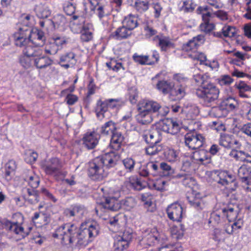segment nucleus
<instances>
[{
    "instance_id": "obj_1",
    "label": "nucleus",
    "mask_w": 251,
    "mask_h": 251,
    "mask_svg": "<svg viewBox=\"0 0 251 251\" xmlns=\"http://www.w3.org/2000/svg\"><path fill=\"white\" fill-rule=\"evenodd\" d=\"M99 226L96 223H83L79 227L68 223L57 227L52 236L60 239L64 245L86 246L99 235Z\"/></svg>"
},
{
    "instance_id": "obj_2",
    "label": "nucleus",
    "mask_w": 251,
    "mask_h": 251,
    "mask_svg": "<svg viewBox=\"0 0 251 251\" xmlns=\"http://www.w3.org/2000/svg\"><path fill=\"white\" fill-rule=\"evenodd\" d=\"M120 158V156L118 153L111 151L94 158L89 164V176L95 180H102L108 175V172L104 168H110L114 167Z\"/></svg>"
},
{
    "instance_id": "obj_3",
    "label": "nucleus",
    "mask_w": 251,
    "mask_h": 251,
    "mask_svg": "<svg viewBox=\"0 0 251 251\" xmlns=\"http://www.w3.org/2000/svg\"><path fill=\"white\" fill-rule=\"evenodd\" d=\"M193 79L199 85L195 90L196 96L201 100L203 105L210 106L218 99L220 92L219 89L209 82L210 77L207 74L194 75Z\"/></svg>"
},
{
    "instance_id": "obj_4",
    "label": "nucleus",
    "mask_w": 251,
    "mask_h": 251,
    "mask_svg": "<svg viewBox=\"0 0 251 251\" xmlns=\"http://www.w3.org/2000/svg\"><path fill=\"white\" fill-rule=\"evenodd\" d=\"M137 110L138 113L136 115V120L142 125H147L152 121L153 113H157V116L161 119L169 112L168 107H162L157 102L147 99L139 101L137 104Z\"/></svg>"
},
{
    "instance_id": "obj_5",
    "label": "nucleus",
    "mask_w": 251,
    "mask_h": 251,
    "mask_svg": "<svg viewBox=\"0 0 251 251\" xmlns=\"http://www.w3.org/2000/svg\"><path fill=\"white\" fill-rule=\"evenodd\" d=\"M238 214L237 205L232 203L223 205L221 208L211 213L208 223L213 226L218 225L221 223L225 217L230 222L237 218Z\"/></svg>"
},
{
    "instance_id": "obj_6",
    "label": "nucleus",
    "mask_w": 251,
    "mask_h": 251,
    "mask_svg": "<svg viewBox=\"0 0 251 251\" xmlns=\"http://www.w3.org/2000/svg\"><path fill=\"white\" fill-rule=\"evenodd\" d=\"M100 0H84L83 5L86 11L89 9L94 11L99 18L101 20L103 18L110 15L111 10L109 7L105 5H101L100 3Z\"/></svg>"
},
{
    "instance_id": "obj_7",
    "label": "nucleus",
    "mask_w": 251,
    "mask_h": 251,
    "mask_svg": "<svg viewBox=\"0 0 251 251\" xmlns=\"http://www.w3.org/2000/svg\"><path fill=\"white\" fill-rule=\"evenodd\" d=\"M69 38L65 36H54L45 47V51L50 55H55L69 42Z\"/></svg>"
},
{
    "instance_id": "obj_8",
    "label": "nucleus",
    "mask_w": 251,
    "mask_h": 251,
    "mask_svg": "<svg viewBox=\"0 0 251 251\" xmlns=\"http://www.w3.org/2000/svg\"><path fill=\"white\" fill-rule=\"evenodd\" d=\"M14 221L10 223L8 226L9 230L17 236L19 239H23L28 235V232L24 230L22 224L24 223V217L21 213L13 214Z\"/></svg>"
},
{
    "instance_id": "obj_9",
    "label": "nucleus",
    "mask_w": 251,
    "mask_h": 251,
    "mask_svg": "<svg viewBox=\"0 0 251 251\" xmlns=\"http://www.w3.org/2000/svg\"><path fill=\"white\" fill-rule=\"evenodd\" d=\"M205 142V138L201 134L196 132H189L184 136V144L189 149L197 150L202 146Z\"/></svg>"
},
{
    "instance_id": "obj_10",
    "label": "nucleus",
    "mask_w": 251,
    "mask_h": 251,
    "mask_svg": "<svg viewBox=\"0 0 251 251\" xmlns=\"http://www.w3.org/2000/svg\"><path fill=\"white\" fill-rule=\"evenodd\" d=\"M209 176L214 181L223 185H228L235 180L234 176L226 171L213 170L210 172Z\"/></svg>"
},
{
    "instance_id": "obj_11",
    "label": "nucleus",
    "mask_w": 251,
    "mask_h": 251,
    "mask_svg": "<svg viewBox=\"0 0 251 251\" xmlns=\"http://www.w3.org/2000/svg\"><path fill=\"white\" fill-rule=\"evenodd\" d=\"M35 48L28 46L24 48L23 54L20 58V63L25 68L28 69L34 65Z\"/></svg>"
},
{
    "instance_id": "obj_12",
    "label": "nucleus",
    "mask_w": 251,
    "mask_h": 251,
    "mask_svg": "<svg viewBox=\"0 0 251 251\" xmlns=\"http://www.w3.org/2000/svg\"><path fill=\"white\" fill-rule=\"evenodd\" d=\"M42 167L46 174L55 175L60 172L62 165L58 158H52L43 162Z\"/></svg>"
},
{
    "instance_id": "obj_13",
    "label": "nucleus",
    "mask_w": 251,
    "mask_h": 251,
    "mask_svg": "<svg viewBox=\"0 0 251 251\" xmlns=\"http://www.w3.org/2000/svg\"><path fill=\"white\" fill-rule=\"evenodd\" d=\"M34 59V65L37 69H45L51 65L53 61L50 57L43 54L42 50L39 48H35Z\"/></svg>"
},
{
    "instance_id": "obj_14",
    "label": "nucleus",
    "mask_w": 251,
    "mask_h": 251,
    "mask_svg": "<svg viewBox=\"0 0 251 251\" xmlns=\"http://www.w3.org/2000/svg\"><path fill=\"white\" fill-rule=\"evenodd\" d=\"M180 126L179 122L172 119H166L159 124V128L165 132L175 134L179 131Z\"/></svg>"
},
{
    "instance_id": "obj_15",
    "label": "nucleus",
    "mask_w": 251,
    "mask_h": 251,
    "mask_svg": "<svg viewBox=\"0 0 251 251\" xmlns=\"http://www.w3.org/2000/svg\"><path fill=\"white\" fill-rule=\"evenodd\" d=\"M100 138V135L97 131L88 132L82 138L83 144L89 150L93 149L98 144Z\"/></svg>"
},
{
    "instance_id": "obj_16",
    "label": "nucleus",
    "mask_w": 251,
    "mask_h": 251,
    "mask_svg": "<svg viewBox=\"0 0 251 251\" xmlns=\"http://www.w3.org/2000/svg\"><path fill=\"white\" fill-rule=\"evenodd\" d=\"M132 237L131 233L127 231L116 236L114 241L115 251H120L127 248Z\"/></svg>"
},
{
    "instance_id": "obj_17",
    "label": "nucleus",
    "mask_w": 251,
    "mask_h": 251,
    "mask_svg": "<svg viewBox=\"0 0 251 251\" xmlns=\"http://www.w3.org/2000/svg\"><path fill=\"white\" fill-rule=\"evenodd\" d=\"M104 201H101L96 207V212L99 215V211L109 210L116 211L119 208L117 201L113 197L103 198Z\"/></svg>"
},
{
    "instance_id": "obj_18",
    "label": "nucleus",
    "mask_w": 251,
    "mask_h": 251,
    "mask_svg": "<svg viewBox=\"0 0 251 251\" xmlns=\"http://www.w3.org/2000/svg\"><path fill=\"white\" fill-rule=\"evenodd\" d=\"M72 19L74 22L71 25V28L75 33H78L81 31H90L92 28L93 25L91 24L88 23L82 25L84 21L81 16L74 15Z\"/></svg>"
},
{
    "instance_id": "obj_19",
    "label": "nucleus",
    "mask_w": 251,
    "mask_h": 251,
    "mask_svg": "<svg viewBox=\"0 0 251 251\" xmlns=\"http://www.w3.org/2000/svg\"><path fill=\"white\" fill-rule=\"evenodd\" d=\"M29 38L30 45L32 47L43 46L46 40L44 32L38 29H30Z\"/></svg>"
},
{
    "instance_id": "obj_20",
    "label": "nucleus",
    "mask_w": 251,
    "mask_h": 251,
    "mask_svg": "<svg viewBox=\"0 0 251 251\" xmlns=\"http://www.w3.org/2000/svg\"><path fill=\"white\" fill-rule=\"evenodd\" d=\"M159 168L158 165L153 162H149L142 165L139 169V174L144 177L156 176L159 175Z\"/></svg>"
},
{
    "instance_id": "obj_21",
    "label": "nucleus",
    "mask_w": 251,
    "mask_h": 251,
    "mask_svg": "<svg viewBox=\"0 0 251 251\" xmlns=\"http://www.w3.org/2000/svg\"><path fill=\"white\" fill-rule=\"evenodd\" d=\"M181 112L185 114L188 120L195 119L200 113L198 106L192 102H186L181 109Z\"/></svg>"
},
{
    "instance_id": "obj_22",
    "label": "nucleus",
    "mask_w": 251,
    "mask_h": 251,
    "mask_svg": "<svg viewBox=\"0 0 251 251\" xmlns=\"http://www.w3.org/2000/svg\"><path fill=\"white\" fill-rule=\"evenodd\" d=\"M205 40L204 36L202 35H198L194 37L190 40L187 43L184 44L182 46V50L186 52L192 51L191 53H193L194 51H197V49L198 46L203 44Z\"/></svg>"
},
{
    "instance_id": "obj_23",
    "label": "nucleus",
    "mask_w": 251,
    "mask_h": 251,
    "mask_svg": "<svg viewBox=\"0 0 251 251\" xmlns=\"http://www.w3.org/2000/svg\"><path fill=\"white\" fill-rule=\"evenodd\" d=\"M161 238L155 228L148 229L143 233V240L149 246L161 241Z\"/></svg>"
},
{
    "instance_id": "obj_24",
    "label": "nucleus",
    "mask_w": 251,
    "mask_h": 251,
    "mask_svg": "<svg viewBox=\"0 0 251 251\" xmlns=\"http://www.w3.org/2000/svg\"><path fill=\"white\" fill-rule=\"evenodd\" d=\"M182 207L177 203H174L167 209L168 216L171 220L179 222L182 217Z\"/></svg>"
},
{
    "instance_id": "obj_25",
    "label": "nucleus",
    "mask_w": 251,
    "mask_h": 251,
    "mask_svg": "<svg viewBox=\"0 0 251 251\" xmlns=\"http://www.w3.org/2000/svg\"><path fill=\"white\" fill-rule=\"evenodd\" d=\"M187 199L190 204L197 210L202 209L205 206L204 202L200 193H189Z\"/></svg>"
},
{
    "instance_id": "obj_26",
    "label": "nucleus",
    "mask_w": 251,
    "mask_h": 251,
    "mask_svg": "<svg viewBox=\"0 0 251 251\" xmlns=\"http://www.w3.org/2000/svg\"><path fill=\"white\" fill-rule=\"evenodd\" d=\"M229 156L237 161L251 163V154L244 151L232 149L229 152Z\"/></svg>"
},
{
    "instance_id": "obj_27",
    "label": "nucleus",
    "mask_w": 251,
    "mask_h": 251,
    "mask_svg": "<svg viewBox=\"0 0 251 251\" xmlns=\"http://www.w3.org/2000/svg\"><path fill=\"white\" fill-rule=\"evenodd\" d=\"M153 40L158 41L157 45L161 51H167L170 49L175 48L173 40L168 36H156Z\"/></svg>"
},
{
    "instance_id": "obj_28",
    "label": "nucleus",
    "mask_w": 251,
    "mask_h": 251,
    "mask_svg": "<svg viewBox=\"0 0 251 251\" xmlns=\"http://www.w3.org/2000/svg\"><path fill=\"white\" fill-rule=\"evenodd\" d=\"M76 63L75 55L73 52H67L60 57V64L65 69L74 66Z\"/></svg>"
},
{
    "instance_id": "obj_29",
    "label": "nucleus",
    "mask_w": 251,
    "mask_h": 251,
    "mask_svg": "<svg viewBox=\"0 0 251 251\" xmlns=\"http://www.w3.org/2000/svg\"><path fill=\"white\" fill-rule=\"evenodd\" d=\"M159 75L160 74H157L154 77L152 78V83L154 84L156 80L155 88L163 94H167L171 91L172 85L171 83L167 80L157 79Z\"/></svg>"
},
{
    "instance_id": "obj_30",
    "label": "nucleus",
    "mask_w": 251,
    "mask_h": 251,
    "mask_svg": "<svg viewBox=\"0 0 251 251\" xmlns=\"http://www.w3.org/2000/svg\"><path fill=\"white\" fill-rule=\"evenodd\" d=\"M32 220L38 227L47 225L50 221V216L44 212H35Z\"/></svg>"
},
{
    "instance_id": "obj_31",
    "label": "nucleus",
    "mask_w": 251,
    "mask_h": 251,
    "mask_svg": "<svg viewBox=\"0 0 251 251\" xmlns=\"http://www.w3.org/2000/svg\"><path fill=\"white\" fill-rule=\"evenodd\" d=\"M124 137L121 132L116 130L112 134L110 140V146L115 151L119 150L124 141Z\"/></svg>"
},
{
    "instance_id": "obj_32",
    "label": "nucleus",
    "mask_w": 251,
    "mask_h": 251,
    "mask_svg": "<svg viewBox=\"0 0 251 251\" xmlns=\"http://www.w3.org/2000/svg\"><path fill=\"white\" fill-rule=\"evenodd\" d=\"M131 34V31L123 25L111 34V37L116 40L127 38Z\"/></svg>"
},
{
    "instance_id": "obj_33",
    "label": "nucleus",
    "mask_w": 251,
    "mask_h": 251,
    "mask_svg": "<svg viewBox=\"0 0 251 251\" xmlns=\"http://www.w3.org/2000/svg\"><path fill=\"white\" fill-rule=\"evenodd\" d=\"M196 6L194 0H183L178 4V10L184 13H192Z\"/></svg>"
},
{
    "instance_id": "obj_34",
    "label": "nucleus",
    "mask_w": 251,
    "mask_h": 251,
    "mask_svg": "<svg viewBox=\"0 0 251 251\" xmlns=\"http://www.w3.org/2000/svg\"><path fill=\"white\" fill-rule=\"evenodd\" d=\"M30 28L27 27H19L18 31L13 34L15 44L16 46H21L20 39L25 37H30Z\"/></svg>"
},
{
    "instance_id": "obj_35",
    "label": "nucleus",
    "mask_w": 251,
    "mask_h": 251,
    "mask_svg": "<svg viewBox=\"0 0 251 251\" xmlns=\"http://www.w3.org/2000/svg\"><path fill=\"white\" fill-rule=\"evenodd\" d=\"M98 132L102 135L112 134L116 130V124L112 121L105 123L100 128H97Z\"/></svg>"
},
{
    "instance_id": "obj_36",
    "label": "nucleus",
    "mask_w": 251,
    "mask_h": 251,
    "mask_svg": "<svg viewBox=\"0 0 251 251\" xmlns=\"http://www.w3.org/2000/svg\"><path fill=\"white\" fill-rule=\"evenodd\" d=\"M251 167L243 165L238 170V176L242 182L246 184L250 179H251Z\"/></svg>"
},
{
    "instance_id": "obj_37",
    "label": "nucleus",
    "mask_w": 251,
    "mask_h": 251,
    "mask_svg": "<svg viewBox=\"0 0 251 251\" xmlns=\"http://www.w3.org/2000/svg\"><path fill=\"white\" fill-rule=\"evenodd\" d=\"M186 84H175L170 91L172 95L176 96L178 99H182L186 95Z\"/></svg>"
},
{
    "instance_id": "obj_38",
    "label": "nucleus",
    "mask_w": 251,
    "mask_h": 251,
    "mask_svg": "<svg viewBox=\"0 0 251 251\" xmlns=\"http://www.w3.org/2000/svg\"><path fill=\"white\" fill-rule=\"evenodd\" d=\"M222 107L226 111V114L229 111H232L235 110L238 106L237 101L232 97H229L224 100L222 102Z\"/></svg>"
},
{
    "instance_id": "obj_39",
    "label": "nucleus",
    "mask_w": 251,
    "mask_h": 251,
    "mask_svg": "<svg viewBox=\"0 0 251 251\" xmlns=\"http://www.w3.org/2000/svg\"><path fill=\"white\" fill-rule=\"evenodd\" d=\"M126 184L129 188H132L138 191L142 190L145 187V185L136 176L130 177L126 181Z\"/></svg>"
},
{
    "instance_id": "obj_40",
    "label": "nucleus",
    "mask_w": 251,
    "mask_h": 251,
    "mask_svg": "<svg viewBox=\"0 0 251 251\" xmlns=\"http://www.w3.org/2000/svg\"><path fill=\"white\" fill-rule=\"evenodd\" d=\"M108 106L106 100L104 101L99 100L97 102L95 111L97 116L99 118L104 117V113L108 109Z\"/></svg>"
},
{
    "instance_id": "obj_41",
    "label": "nucleus",
    "mask_w": 251,
    "mask_h": 251,
    "mask_svg": "<svg viewBox=\"0 0 251 251\" xmlns=\"http://www.w3.org/2000/svg\"><path fill=\"white\" fill-rule=\"evenodd\" d=\"M37 16L40 19H47L51 14L48 6L39 4L35 9Z\"/></svg>"
},
{
    "instance_id": "obj_42",
    "label": "nucleus",
    "mask_w": 251,
    "mask_h": 251,
    "mask_svg": "<svg viewBox=\"0 0 251 251\" xmlns=\"http://www.w3.org/2000/svg\"><path fill=\"white\" fill-rule=\"evenodd\" d=\"M209 10L210 8L208 6H200L197 9V14L201 15L203 23L209 22L212 17V14Z\"/></svg>"
},
{
    "instance_id": "obj_43",
    "label": "nucleus",
    "mask_w": 251,
    "mask_h": 251,
    "mask_svg": "<svg viewBox=\"0 0 251 251\" xmlns=\"http://www.w3.org/2000/svg\"><path fill=\"white\" fill-rule=\"evenodd\" d=\"M237 218L232 221L234 223L232 225H227L225 229V231L228 234H232L236 230L241 228L243 226V221L241 218L236 219Z\"/></svg>"
},
{
    "instance_id": "obj_44",
    "label": "nucleus",
    "mask_w": 251,
    "mask_h": 251,
    "mask_svg": "<svg viewBox=\"0 0 251 251\" xmlns=\"http://www.w3.org/2000/svg\"><path fill=\"white\" fill-rule=\"evenodd\" d=\"M122 23L124 25L131 31L137 26V18L135 16L129 15L125 17Z\"/></svg>"
},
{
    "instance_id": "obj_45",
    "label": "nucleus",
    "mask_w": 251,
    "mask_h": 251,
    "mask_svg": "<svg viewBox=\"0 0 251 251\" xmlns=\"http://www.w3.org/2000/svg\"><path fill=\"white\" fill-rule=\"evenodd\" d=\"M24 179L32 188L36 189L39 185L40 179L39 177L32 172L25 176Z\"/></svg>"
},
{
    "instance_id": "obj_46",
    "label": "nucleus",
    "mask_w": 251,
    "mask_h": 251,
    "mask_svg": "<svg viewBox=\"0 0 251 251\" xmlns=\"http://www.w3.org/2000/svg\"><path fill=\"white\" fill-rule=\"evenodd\" d=\"M52 22L54 27L58 28L64 27L67 23V21L63 15L57 14L54 16Z\"/></svg>"
},
{
    "instance_id": "obj_47",
    "label": "nucleus",
    "mask_w": 251,
    "mask_h": 251,
    "mask_svg": "<svg viewBox=\"0 0 251 251\" xmlns=\"http://www.w3.org/2000/svg\"><path fill=\"white\" fill-rule=\"evenodd\" d=\"M232 135L226 134H221L219 139V144L225 148H232Z\"/></svg>"
},
{
    "instance_id": "obj_48",
    "label": "nucleus",
    "mask_w": 251,
    "mask_h": 251,
    "mask_svg": "<svg viewBox=\"0 0 251 251\" xmlns=\"http://www.w3.org/2000/svg\"><path fill=\"white\" fill-rule=\"evenodd\" d=\"M164 154L166 160L170 162H176L178 158V153L174 149H166L164 152Z\"/></svg>"
},
{
    "instance_id": "obj_49",
    "label": "nucleus",
    "mask_w": 251,
    "mask_h": 251,
    "mask_svg": "<svg viewBox=\"0 0 251 251\" xmlns=\"http://www.w3.org/2000/svg\"><path fill=\"white\" fill-rule=\"evenodd\" d=\"M211 114L217 118H222L227 115L226 111L223 106L222 107L221 103L219 106L212 107L211 110Z\"/></svg>"
},
{
    "instance_id": "obj_50",
    "label": "nucleus",
    "mask_w": 251,
    "mask_h": 251,
    "mask_svg": "<svg viewBox=\"0 0 251 251\" xmlns=\"http://www.w3.org/2000/svg\"><path fill=\"white\" fill-rule=\"evenodd\" d=\"M194 158L201 163H203L205 161L209 162V158L207 152L204 150H200L196 151L194 153Z\"/></svg>"
},
{
    "instance_id": "obj_51",
    "label": "nucleus",
    "mask_w": 251,
    "mask_h": 251,
    "mask_svg": "<svg viewBox=\"0 0 251 251\" xmlns=\"http://www.w3.org/2000/svg\"><path fill=\"white\" fill-rule=\"evenodd\" d=\"M162 147L157 143L150 144L146 149V151L147 154L150 155H154L157 154L161 151Z\"/></svg>"
},
{
    "instance_id": "obj_52",
    "label": "nucleus",
    "mask_w": 251,
    "mask_h": 251,
    "mask_svg": "<svg viewBox=\"0 0 251 251\" xmlns=\"http://www.w3.org/2000/svg\"><path fill=\"white\" fill-rule=\"evenodd\" d=\"M106 100L108 108L112 109H119L124 105V102L121 99H109Z\"/></svg>"
},
{
    "instance_id": "obj_53",
    "label": "nucleus",
    "mask_w": 251,
    "mask_h": 251,
    "mask_svg": "<svg viewBox=\"0 0 251 251\" xmlns=\"http://www.w3.org/2000/svg\"><path fill=\"white\" fill-rule=\"evenodd\" d=\"M223 33V36L225 37H233L235 36L236 30V28L232 26L229 25H225L222 29Z\"/></svg>"
},
{
    "instance_id": "obj_54",
    "label": "nucleus",
    "mask_w": 251,
    "mask_h": 251,
    "mask_svg": "<svg viewBox=\"0 0 251 251\" xmlns=\"http://www.w3.org/2000/svg\"><path fill=\"white\" fill-rule=\"evenodd\" d=\"M38 156L36 152L32 150H28L25 153L24 158L27 163L32 164L36 161Z\"/></svg>"
},
{
    "instance_id": "obj_55",
    "label": "nucleus",
    "mask_w": 251,
    "mask_h": 251,
    "mask_svg": "<svg viewBox=\"0 0 251 251\" xmlns=\"http://www.w3.org/2000/svg\"><path fill=\"white\" fill-rule=\"evenodd\" d=\"M189 56L194 60H197L200 61V64L204 65L207 61L206 56L201 52L194 51L193 53L189 54Z\"/></svg>"
},
{
    "instance_id": "obj_56",
    "label": "nucleus",
    "mask_w": 251,
    "mask_h": 251,
    "mask_svg": "<svg viewBox=\"0 0 251 251\" xmlns=\"http://www.w3.org/2000/svg\"><path fill=\"white\" fill-rule=\"evenodd\" d=\"M122 203L124 208L127 210H130L136 205L135 200L132 197L126 198L122 201Z\"/></svg>"
},
{
    "instance_id": "obj_57",
    "label": "nucleus",
    "mask_w": 251,
    "mask_h": 251,
    "mask_svg": "<svg viewBox=\"0 0 251 251\" xmlns=\"http://www.w3.org/2000/svg\"><path fill=\"white\" fill-rule=\"evenodd\" d=\"M135 9L140 13L146 11L149 9L148 2L140 0H137L134 4Z\"/></svg>"
},
{
    "instance_id": "obj_58",
    "label": "nucleus",
    "mask_w": 251,
    "mask_h": 251,
    "mask_svg": "<svg viewBox=\"0 0 251 251\" xmlns=\"http://www.w3.org/2000/svg\"><path fill=\"white\" fill-rule=\"evenodd\" d=\"M125 169L127 172H132L134 168L135 161L131 158H126L122 160Z\"/></svg>"
},
{
    "instance_id": "obj_59",
    "label": "nucleus",
    "mask_w": 251,
    "mask_h": 251,
    "mask_svg": "<svg viewBox=\"0 0 251 251\" xmlns=\"http://www.w3.org/2000/svg\"><path fill=\"white\" fill-rule=\"evenodd\" d=\"M217 80L221 86H228L233 82V79L229 75H226L220 76Z\"/></svg>"
},
{
    "instance_id": "obj_60",
    "label": "nucleus",
    "mask_w": 251,
    "mask_h": 251,
    "mask_svg": "<svg viewBox=\"0 0 251 251\" xmlns=\"http://www.w3.org/2000/svg\"><path fill=\"white\" fill-rule=\"evenodd\" d=\"M75 217L76 218H81L85 212V207L81 205H75L73 206Z\"/></svg>"
},
{
    "instance_id": "obj_61",
    "label": "nucleus",
    "mask_w": 251,
    "mask_h": 251,
    "mask_svg": "<svg viewBox=\"0 0 251 251\" xmlns=\"http://www.w3.org/2000/svg\"><path fill=\"white\" fill-rule=\"evenodd\" d=\"M145 36L147 38H150L151 37L158 36L157 35V30L149 25H145L144 27Z\"/></svg>"
},
{
    "instance_id": "obj_62",
    "label": "nucleus",
    "mask_w": 251,
    "mask_h": 251,
    "mask_svg": "<svg viewBox=\"0 0 251 251\" xmlns=\"http://www.w3.org/2000/svg\"><path fill=\"white\" fill-rule=\"evenodd\" d=\"M106 66L110 69L115 72H118L121 69H124L121 63H117L115 60H112L109 62L106 63Z\"/></svg>"
},
{
    "instance_id": "obj_63",
    "label": "nucleus",
    "mask_w": 251,
    "mask_h": 251,
    "mask_svg": "<svg viewBox=\"0 0 251 251\" xmlns=\"http://www.w3.org/2000/svg\"><path fill=\"white\" fill-rule=\"evenodd\" d=\"M63 10L68 15H72L75 10V6L71 2H65L63 4Z\"/></svg>"
},
{
    "instance_id": "obj_64",
    "label": "nucleus",
    "mask_w": 251,
    "mask_h": 251,
    "mask_svg": "<svg viewBox=\"0 0 251 251\" xmlns=\"http://www.w3.org/2000/svg\"><path fill=\"white\" fill-rule=\"evenodd\" d=\"M133 60L137 63L141 65L148 64L149 56L140 55L135 53L133 55Z\"/></svg>"
}]
</instances>
